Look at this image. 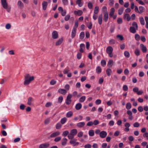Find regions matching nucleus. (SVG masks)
Wrapping results in <instances>:
<instances>
[{
	"mask_svg": "<svg viewBox=\"0 0 148 148\" xmlns=\"http://www.w3.org/2000/svg\"><path fill=\"white\" fill-rule=\"evenodd\" d=\"M69 71V69L68 68V67H67V68H65L63 71V73L64 74H67L68 73Z\"/></svg>",
	"mask_w": 148,
	"mask_h": 148,
	"instance_id": "13d9d810",
	"label": "nucleus"
},
{
	"mask_svg": "<svg viewBox=\"0 0 148 148\" xmlns=\"http://www.w3.org/2000/svg\"><path fill=\"white\" fill-rule=\"evenodd\" d=\"M108 2L109 5L111 6H112L114 4V0H109Z\"/></svg>",
	"mask_w": 148,
	"mask_h": 148,
	"instance_id": "3c124183",
	"label": "nucleus"
},
{
	"mask_svg": "<svg viewBox=\"0 0 148 148\" xmlns=\"http://www.w3.org/2000/svg\"><path fill=\"white\" fill-rule=\"evenodd\" d=\"M139 20L140 24L142 25H144L145 24V21L143 17H140L139 18Z\"/></svg>",
	"mask_w": 148,
	"mask_h": 148,
	"instance_id": "c85d7f7f",
	"label": "nucleus"
},
{
	"mask_svg": "<svg viewBox=\"0 0 148 148\" xmlns=\"http://www.w3.org/2000/svg\"><path fill=\"white\" fill-rule=\"evenodd\" d=\"M17 5L21 8L23 7V4L22 2L20 0H19L18 1Z\"/></svg>",
	"mask_w": 148,
	"mask_h": 148,
	"instance_id": "2f4dec72",
	"label": "nucleus"
},
{
	"mask_svg": "<svg viewBox=\"0 0 148 148\" xmlns=\"http://www.w3.org/2000/svg\"><path fill=\"white\" fill-rule=\"evenodd\" d=\"M58 92L63 95H65L67 92L64 89L60 88L58 90Z\"/></svg>",
	"mask_w": 148,
	"mask_h": 148,
	"instance_id": "dca6fc26",
	"label": "nucleus"
},
{
	"mask_svg": "<svg viewBox=\"0 0 148 148\" xmlns=\"http://www.w3.org/2000/svg\"><path fill=\"white\" fill-rule=\"evenodd\" d=\"M124 19H126L128 21H130L131 19V17L130 16L129 14L127 13H126L124 14Z\"/></svg>",
	"mask_w": 148,
	"mask_h": 148,
	"instance_id": "412c9836",
	"label": "nucleus"
},
{
	"mask_svg": "<svg viewBox=\"0 0 148 148\" xmlns=\"http://www.w3.org/2000/svg\"><path fill=\"white\" fill-rule=\"evenodd\" d=\"M86 97L85 96H83L81 97L79 99V101L81 103L84 102L86 99Z\"/></svg>",
	"mask_w": 148,
	"mask_h": 148,
	"instance_id": "c756f323",
	"label": "nucleus"
},
{
	"mask_svg": "<svg viewBox=\"0 0 148 148\" xmlns=\"http://www.w3.org/2000/svg\"><path fill=\"white\" fill-rule=\"evenodd\" d=\"M92 24L91 22H90L87 24V26L88 27L89 29H91L92 28Z\"/></svg>",
	"mask_w": 148,
	"mask_h": 148,
	"instance_id": "603ef678",
	"label": "nucleus"
},
{
	"mask_svg": "<svg viewBox=\"0 0 148 148\" xmlns=\"http://www.w3.org/2000/svg\"><path fill=\"white\" fill-rule=\"evenodd\" d=\"M82 56V54L81 53H78L77 54V58L78 59H80L81 58Z\"/></svg>",
	"mask_w": 148,
	"mask_h": 148,
	"instance_id": "69168bd1",
	"label": "nucleus"
},
{
	"mask_svg": "<svg viewBox=\"0 0 148 148\" xmlns=\"http://www.w3.org/2000/svg\"><path fill=\"white\" fill-rule=\"evenodd\" d=\"M140 126L139 123L138 122H136L133 124V126L135 127H138Z\"/></svg>",
	"mask_w": 148,
	"mask_h": 148,
	"instance_id": "4d7b16f0",
	"label": "nucleus"
},
{
	"mask_svg": "<svg viewBox=\"0 0 148 148\" xmlns=\"http://www.w3.org/2000/svg\"><path fill=\"white\" fill-rule=\"evenodd\" d=\"M74 13L75 15L80 16H81L83 14V12L82 10H79L78 11H74Z\"/></svg>",
	"mask_w": 148,
	"mask_h": 148,
	"instance_id": "9b49d317",
	"label": "nucleus"
},
{
	"mask_svg": "<svg viewBox=\"0 0 148 148\" xmlns=\"http://www.w3.org/2000/svg\"><path fill=\"white\" fill-rule=\"evenodd\" d=\"M70 16L68 14L65 16L64 18V19L65 21H68L70 18Z\"/></svg>",
	"mask_w": 148,
	"mask_h": 148,
	"instance_id": "0e129e2a",
	"label": "nucleus"
},
{
	"mask_svg": "<svg viewBox=\"0 0 148 148\" xmlns=\"http://www.w3.org/2000/svg\"><path fill=\"white\" fill-rule=\"evenodd\" d=\"M70 133L73 136L76 135L77 133V130L76 129H73L71 130L70 132Z\"/></svg>",
	"mask_w": 148,
	"mask_h": 148,
	"instance_id": "393cba45",
	"label": "nucleus"
},
{
	"mask_svg": "<svg viewBox=\"0 0 148 148\" xmlns=\"http://www.w3.org/2000/svg\"><path fill=\"white\" fill-rule=\"evenodd\" d=\"M140 47L141 48V50L143 53L146 52L147 51V48L146 46H145L143 44H140Z\"/></svg>",
	"mask_w": 148,
	"mask_h": 148,
	"instance_id": "1a4fd4ad",
	"label": "nucleus"
},
{
	"mask_svg": "<svg viewBox=\"0 0 148 148\" xmlns=\"http://www.w3.org/2000/svg\"><path fill=\"white\" fill-rule=\"evenodd\" d=\"M34 76H31L28 74H26L25 76L24 84L25 85H28L34 80Z\"/></svg>",
	"mask_w": 148,
	"mask_h": 148,
	"instance_id": "f257e3e1",
	"label": "nucleus"
},
{
	"mask_svg": "<svg viewBox=\"0 0 148 148\" xmlns=\"http://www.w3.org/2000/svg\"><path fill=\"white\" fill-rule=\"evenodd\" d=\"M93 125H96L99 123V121L98 120H95L93 122Z\"/></svg>",
	"mask_w": 148,
	"mask_h": 148,
	"instance_id": "052dcab7",
	"label": "nucleus"
},
{
	"mask_svg": "<svg viewBox=\"0 0 148 148\" xmlns=\"http://www.w3.org/2000/svg\"><path fill=\"white\" fill-rule=\"evenodd\" d=\"M68 141L67 139L65 138H64L62 141L61 144L62 146H65L67 144V143Z\"/></svg>",
	"mask_w": 148,
	"mask_h": 148,
	"instance_id": "4468645a",
	"label": "nucleus"
},
{
	"mask_svg": "<svg viewBox=\"0 0 148 148\" xmlns=\"http://www.w3.org/2000/svg\"><path fill=\"white\" fill-rule=\"evenodd\" d=\"M72 96V95L70 94H69L67 96L66 101V103L67 105H69L71 103L72 101L71 98Z\"/></svg>",
	"mask_w": 148,
	"mask_h": 148,
	"instance_id": "7ed1b4c3",
	"label": "nucleus"
},
{
	"mask_svg": "<svg viewBox=\"0 0 148 148\" xmlns=\"http://www.w3.org/2000/svg\"><path fill=\"white\" fill-rule=\"evenodd\" d=\"M108 14L107 12H104V21L105 22H107L108 20Z\"/></svg>",
	"mask_w": 148,
	"mask_h": 148,
	"instance_id": "f8f14e48",
	"label": "nucleus"
},
{
	"mask_svg": "<svg viewBox=\"0 0 148 148\" xmlns=\"http://www.w3.org/2000/svg\"><path fill=\"white\" fill-rule=\"evenodd\" d=\"M135 38L136 40L138 41L140 40V36L138 34H136L135 35Z\"/></svg>",
	"mask_w": 148,
	"mask_h": 148,
	"instance_id": "8fccbe9b",
	"label": "nucleus"
},
{
	"mask_svg": "<svg viewBox=\"0 0 148 148\" xmlns=\"http://www.w3.org/2000/svg\"><path fill=\"white\" fill-rule=\"evenodd\" d=\"M27 100V104L29 106L32 105L34 101L33 98L32 97H29L28 98Z\"/></svg>",
	"mask_w": 148,
	"mask_h": 148,
	"instance_id": "9d476101",
	"label": "nucleus"
},
{
	"mask_svg": "<svg viewBox=\"0 0 148 148\" xmlns=\"http://www.w3.org/2000/svg\"><path fill=\"white\" fill-rule=\"evenodd\" d=\"M101 64L102 66H104L106 64V62L104 60H102L101 61Z\"/></svg>",
	"mask_w": 148,
	"mask_h": 148,
	"instance_id": "09e8293b",
	"label": "nucleus"
},
{
	"mask_svg": "<svg viewBox=\"0 0 148 148\" xmlns=\"http://www.w3.org/2000/svg\"><path fill=\"white\" fill-rule=\"evenodd\" d=\"M62 126V124L60 122L57 123L56 126V128L57 129H60Z\"/></svg>",
	"mask_w": 148,
	"mask_h": 148,
	"instance_id": "cd10ccee",
	"label": "nucleus"
},
{
	"mask_svg": "<svg viewBox=\"0 0 148 148\" xmlns=\"http://www.w3.org/2000/svg\"><path fill=\"white\" fill-rule=\"evenodd\" d=\"M102 14L100 15L98 18V22L99 23L100 25H101L102 23Z\"/></svg>",
	"mask_w": 148,
	"mask_h": 148,
	"instance_id": "4be33fe9",
	"label": "nucleus"
},
{
	"mask_svg": "<svg viewBox=\"0 0 148 148\" xmlns=\"http://www.w3.org/2000/svg\"><path fill=\"white\" fill-rule=\"evenodd\" d=\"M61 139L60 136H58L56 137L54 139V141L56 142H58L60 141Z\"/></svg>",
	"mask_w": 148,
	"mask_h": 148,
	"instance_id": "de8ad7c7",
	"label": "nucleus"
},
{
	"mask_svg": "<svg viewBox=\"0 0 148 148\" xmlns=\"http://www.w3.org/2000/svg\"><path fill=\"white\" fill-rule=\"evenodd\" d=\"M134 53L137 56H139L140 55V51L138 49H136L134 51Z\"/></svg>",
	"mask_w": 148,
	"mask_h": 148,
	"instance_id": "4c0bfd02",
	"label": "nucleus"
},
{
	"mask_svg": "<svg viewBox=\"0 0 148 148\" xmlns=\"http://www.w3.org/2000/svg\"><path fill=\"white\" fill-rule=\"evenodd\" d=\"M67 121V119L65 117L62 118L60 120V123L62 124H64Z\"/></svg>",
	"mask_w": 148,
	"mask_h": 148,
	"instance_id": "a878e982",
	"label": "nucleus"
},
{
	"mask_svg": "<svg viewBox=\"0 0 148 148\" xmlns=\"http://www.w3.org/2000/svg\"><path fill=\"white\" fill-rule=\"evenodd\" d=\"M88 8L90 9H91L93 7V5L92 4V3L91 2H89L88 5Z\"/></svg>",
	"mask_w": 148,
	"mask_h": 148,
	"instance_id": "bf43d9fd",
	"label": "nucleus"
},
{
	"mask_svg": "<svg viewBox=\"0 0 148 148\" xmlns=\"http://www.w3.org/2000/svg\"><path fill=\"white\" fill-rule=\"evenodd\" d=\"M1 2L2 6L4 8H7L8 3L7 2V0H1Z\"/></svg>",
	"mask_w": 148,
	"mask_h": 148,
	"instance_id": "6e6552de",
	"label": "nucleus"
},
{
	"mask_svg": "<svg viewBox=\"0 0 148 148\" xmlns=\"http://www.w3.org/2000/svg\"><path fill=\"white\" fill-rule=\"evenodd\" d=\"M123 90L124 91H127L128 90V88L126 85H124L123 86Z\"/></svg>",
	"mask_w": 148,
	"mask_h": 148,
	"instance_id": "e2e57ef3",
	"label": "nucleus"
},
{
	"mask_svg": "<svg viewBox=\"0 0 148 148\" xmlns=\"http://www.w3.org/2000/svg\"><path fill=\"white\" fill-rule=\"evenodd\" d=\"M69 134V132L68 131L66 130L62 134V136H66Z\"/></svg>",
	"mask_w": 148,
	"mask_h": 148,
	"instance_id": "a18cd8bd",
	"label": "nucleus"
},
{
	"mask_svg": "<svg viewBox=\"0 0 148 148\" xmlns=\"http://www.w3.org/2000/svg\"><path fill=\"white\" fill-rule=\"evenodd\" d=\"M99 12V7L98 6H96L94 8V14H97Z\"/></svg>",
	"mask_w": 148,
	"mask_h": 148,
	"instance_id": "58836bf2",
	"label": "nucleus"
},
{
	"mask_svg": "<svg viewBox=\"0 0 148 148\" xmlns=\"http://www.w3.org/2000/svg\"><path fill=\"white\" fill-rule=\"evenodd\" d=\"M139 13H141L144 10V8L142 6H140L139 7Z\"/></svg>",
	"mask_w": 148,
	"mask_h": 148,
	"instance_id": "c03bdc74",
	"label": "nucleus"
},
{
	"mask_svg": "<svg viewBox=\"0 0 148 148\" xmlns=\"http://www.w3.org/2000/svg\"><path fill=\"white\" fill-rule=\"evenodd\" d=\"M124 9V8L123 7L120 8L118 10V14L120 15L122 14L123 12Z\"/></svg>",
	"mask_w": 148,
	"mask_h": 148,
	"instance_id": "473e14b6",
	"label": "nucleus"
},
{
	"mask_svg": "<svg viewBox=\"0 0 148 148\" xmlns=\"http://www.w3.org/2000/svg\"><path fill=\"white\" fill-rule=\"evenodd\" d=\"M49 144L48 143H45L40 144L39 146V148H47L49 146Z\"/></svg>",
	"mask_w": 148,
	"mask_h": 148,
	"instance_id": "423d86ee",
	"label": "nucleus"
},
{
	"mask_svg": "<svg viewBox=\"0 0 148 148\" xmlns=\"http://www.w3.org/2000/svg\"><path fill=\"white\" fill-rule=\"evenodd\" d=\"M42 5L43 10H46L48 5L47 2L44 1L42 3Z\"/></svg>",
	"mask_w": 148,
	"mask_h": 148,
	"instance_id": "f3484780",
	"label": "nucleus"
},
{
	"mask_svg": "<svg viewBox=\"0 0 148 148\" xmlns=\"http://www.w3.org/2000/svg\"><path fill=\"white\" fill-rule=\"evenodd\" d=\"M73 114V113L72 112L69 111L67 112L66 114V116L67 118H69L72 116Z\"/></svg>",
	"mask_w": 148,
	"mask_h": 148,
	"instance_id": "bb28decb",
	"label": "nucleus"
},
{
	"mask_svg": "<svg viewBox=\"0 0 148 148\" xmlns=\"http://www.w3.org/2000/svg\"><path fill=\"white\" fill-rule=\"evenodd\" d=\"M91 145L89 144H87L85 145L84 147L85 148H91Z\"/></svg>",
	"mask_w": 148,
	"mask_h": 148,
	"instance_id": "774afa93",
	"label": "nucleus"
},
{
	"mask_svg": "<svg viewBox=\"0 0 148 148\" xmlns=\"http://www.w3.org/2000/svg\"><path fill=\"white\" fill-rule=\"evenodd\" d=\"M132 26L134 28H136V29H138V26L136 23L135 22H134L132 24Z\"/></svg>",
	"mask_w": 148,
	"mask_h": 148,
	"instance_id": "a19ab883",
	"label": "nucleus"
},
{
	"mask_svg": "<svg viewBox=\"0 0 148 148\" xmlns=\"http://www.w3.org/2000/svg\"><path fill=\"white\" fill-rule=\"evenodd\" d=\"M132 107V105L129 102L127 103L126 105V108L127 110L130 109Z\"/></svg>",
	"mask_w": 148,
	"mask_h": 148,
	"instance_id": "7c9ffc66",
	"label": "nucleus"
},
{
	"mask_svg": "<svg viewBox=\"0 0 148 148\" xmlns=\"http://www.w3.org/2000/svg\"><path fill=\"white\" fill-rule=\"evenodd\" d=\"M85 33L84 32H82L80 33L79 35V37L80 39H82L84 37Z\"/></svg>",
	"mask_w": 148,
	"mask_h": 148,
	"instance_id": "79ce46f5",
	"label": "nucleus"
},
{
	"mask_svg": "<svg viewBox=\"0 0 148 148\" xmlns=\"http://www.w3.org/2000/svg\"><path fill=\"white\" fill-rule=\"evenodd\" d=\"M85 45L84 44H81L80 45L79 51L81 53H83L84 52L83 49L85 48Z\"/></svg>",
	"mask_w": 148,
	"mask_h": 148,
	"instance_id": "aec40b11",
	"label": "nucleus"
},
{
	"mask_svg": "<svg viewBox=\"0 0 148 148\" xmlns=\"http://www.w3.org/2000/svg\"><path fill=\"white\" fill-rule=\"evenodd\" d=\"M77 29H73L71 32V37L72 38L75 36L76 33Z\"/></svg>",
	"mask_w": 148,
	"mask_h": 148,
	"instance_id": "a211bd4d",
	"label": "nucleus"
},
{
	"mask_svg": "<svg viewBox=\"0 0 148 148\" xmlns=\"http://www.w3.org/2000/svg\"><path fill=\"white\" fill-rule=\"evenodd\" d=\"M53 38L54 39H57L58 38V35L57 32L56 31H54L52 34Z\"/></svg>",
	"mask_w": 148,
	"mask_h": 148,
	"instance_id": "0eeeda50",
	"label": "nucleus"
},
{
	"mask_svg": "<svg viewBox=\"0 0 148 148\" xmlns=\"http://www.w3.org/2000/svg\"><path fill=\"white\" fill-rule=\"evenodd\" d=\"M88 134L89 136H92L94 135V131L92 130H89Z\"/></svg>",
	"mask_w": 148,
	"mask_h": 148,
	"instance_id": "72a5a7b5",
	"label": "nucleus"
},
{
	"mask_svg": "<svg viewBox=\"0 0 148 148\" xmlns=\"http://www.w3.org/2000/svg\"><path fill=\"white\" fill-rule=\"evenodd\" d=\"M96 72L97 73H100L101 71V67L99 66H98L96 69Z\"/></svg>",
	"mask_w": 148,
	"mask_h": 148,
	"instance_id": "37998d69",
	"label": "nucleus"
},
{
	"mask_svg": "<svg viewBox=\"0 0 148 148\" xmlns=\"http://www.w3.org/2000/svg\"><path fill=\"white\" fill-rule=\"evenodd\" d=\"M63 99V98L62 96H60L58 98V102L61 103Z\"/></svg>",
	"mask_w": 148,
	"mask_h": 148,
	"instance_id": "338daca9",
	"label": "nucleus"
},
{
	"mask_svg": "<svg viewBox=\"0 0 148 148\" xmlns=\"http://www.w3.org/2000/svg\"><path fill=\"white\" fill-rule=\"evenodd\" d=\"M79 25V23L78 21H75V25L73 28V29H77V28L78 27Z\"/></svg>",
	"mask_w": 148,
	"mask_h": 148,
	"instance_id": "49530a36",
	"label": "nucleus"
},
{
	"mask_svg": "<svg viewBox=\"0 0 148 148\" xmlns=\"http://www.w3.org/2000/svg\"><path fill=\"white\" fill-rule=\"evenodd\" d=\"M116 37L119 38L121 40H122L123 39V37L122 35H118L116 36Z\"/></svg>",
	"mask_w": 148,
	"mask_h": 148,
	"instance_id": "6e6d98bb",
	"label": "nucleus"
},
{
	"mask_svg": "<svg viewBox=\"0 0 148 148\" xmlns=\"http://www.w3.org/2000/svg\"><path fill=\"white\" fill-rule=\"evenodd\" d=\"M138 29H136V28H134L133 27H130V32L133 34H134L136 32V30Z\"/></svg>",
	"mask_w": 148,
	"mask_h": 148,
	"instance_id": "b1692460",
	"label": "nucleus"
},
{
	"mask_svg": "<svg viewBox=\"0 0 148 148\" xmlns=\"http://www.w3.org/2000/svg\"><path fill=\"white\" fill-rule=\"evenodd\" d=\"M117 22L119 24H121L123 22V20L121 18H118L117 20Z\"/></svg>",
	"mask_w": 148,
	"mask_h": 148,
	"instance_id": "680f3d73",
	"label": "nucleus"
},
{
	"mask_svg": "<svg viewBox=\"0 0 148 148\" xmlns=\"http://www.w3.org/2000/svg\"><path fill=\"white\" fill-rule=\"evenodd\" d=\"M85 125L84 122H80L77 124V126L79 128H81L83 127Z\"/></svg>",
	"mask_w": 148,
	"mask_h": 148,
	"instance_id": "ddd939ff",
	"label": "nucleus"
},
{
	"mask_svg": "<svg viewBox=\"0 0 148 148\" xmlns=\"http://www.w3.org/2000/svg\"><path fill=\"white\" fill-rule=\"evenodd\" d=\"M81 1L82 0H77L76 1V4H78L79 7H81L83 5Z\"/></svg>",
	"mask_w": 148,
	"mask_h": 148,
	"instance_id": "c9c22d12",
	"label": "nucleus"
},
{
	"mask_svg": "<svg viewBox=\"0 0 148 148\" xmlns=\"http://www.w3.org/2000/svg\"><path fill=\"white\" fill-rule=\"evenodd\" d=\"M83 135V132L82 131H80L78 132L77 134V136L79 138L82 137Z\"/></svg>",
	"mask_w": 148,
	"mask_h": 148,
	"instance_id": "864d4df0",
	"label": "nucleus"
},
{
	"mask_svg": "<svg viewBox=\"0 0 148 148\" xmlns=\"http://www.w3.org/2000/svg\"><path fill=\"white\" fill-rule=\"evenodd\" d=\"M60 134V133L59 131L56 132L51 134L50 136V137L51 138L56 137L59 136Z\"/></svg>",
	"mask_w": 148,
	"mask_h": 148,
	"instance_id": "20e7f679",
	"label": "nucleus"
},
{
	"mask_svg": "<svg viewBox=\"0 0 148 148\" xmlns=\"http://www.w3.org/2000/svg\"><path fill=\"white\" fill-rule=\"evenodd\" d=\"M113 63V60H111L109 61L108 64V66L110 67H112Z\"/></svg>",
	"mask_w": 148,
	"mask_h": 148,
	"instance_id": "f704fd0d",
	"label": "nucleus"
},
{
	"mask_svg": "<svg viewBox=\"0 0 148 148\" xmlns=\"http://www.w3.org/2000/svg\"><path fill=\"white\" fill-rule=\"evenodd\" d=\"M106 72L107 75L109 76L111 75L112 70L110 69H108L106 71Z\"/></svg>",
	"mask_w": 148,
	"mask_h": 148,
	"instance_id": "e433bc0d",
	"label": "nucleus"
},
{
	"mask_svg": "<svg viewBox=\"0 0 148 148\" xmlns=\"http://www.w3.org/2000/svg\"><path fill=\"white\" fill-rule=\"evenodd\" d=\"M82 107V105L80 103H78L76 104L75 106V108L77 110H79L81 109Z\"/></svg>",
	"mask_w": 148,
	"mask_h": 148,
	"instance_id": "6ab92c4d",
	"label": "nucleus"
},
{
	"mask_svg": "<svg viewBox=\"0 0 148 148\" xmlns=\"http://www.w3.org/2000/svg\"><path fill=\"white\" fill-rule=\"evenodd\" d=\"M63 40V38H61L58 40L56 43V45L58 46L60 45L62 42Z\"/></svg>",
	"mask_w": 148,
	"mask_h": 148,
	"instance_id": "2eb2a0df",
	"label": "nucleus"
},
{
	"mask_svg": "<svg viewBox=\"0 0 148 148\" xmlns=\"http://www.w3.org/2000/svg\"><path fill=\"white\" fill-rule=\"evenodd\" d=\"M74 136H73V135H72L71 133L69 134L68 135V137L69 139H72L74 137Z\"/></svg>",
	"mask_w": 148,
	"mask_h": 148,
	"instance_id": "5fc2aeb1",
	"label": "nucleus"
},
{
	"mask_svg": "<svg viewBox=\"0 0 148 148\" xmlns=\"http://www.w3.org/2000/svg\"><path fill=\"white\" fill-rule=\"evenodd\" d=\"M115 11V9L114 8H112L110 9V12L109 14V16L110 17H112L113 16Z\"/></svg>",
	"mask_w": 148,
	"mask_h": 148,
	"instance_id": "5701e85b",
	"label": "nucleus"
},
{
	"mask_svg": "<svg viewBox=\"0 0 148 148\" xmlns=\"http://www.w3.org/2000/svg\"><path fill=\"white\" fill-rule=\"evenodd\" d=\"M113 49L111 46H108L106 49V52L108 54L109 57L110 58H112L113 57Z\"/></svg>",
	"mask_w": 148,
	"mask_h": 148,
	"instance_id": "f03ea898",
	"label": "nucleus"
},
{
	"mask_svg": "<svg viewBox=\"0 0 148 148\" xmlns=\"http://www.w3.org/2000/svg\"><path fill=\"white\" fill-rule=\"evenodd\" d=\"M124 55L126 57L129 58L130 56V53L128 51H125L124 52Z\"/></svg>",
	"mask_w": 148,
	"mask_h": 148,
	"instance_id": "ea45409f",
	"label": "nucleus"
},
{
	"mask_svg": "<svg viewBox=\"0 0 148 148\" xmlns=\"http://www.w3.org/2000/svg\"><path fill=\"white\" fill-rule=\"evenodd\" d=\"M107 133L106 131H103L101 132L99 136L101 138H104L107 136Z\"/></svg>",
	"mask_w": 148,
	"mask_h": 148,
	"instance_id": "39448f33",
	"label": "nucleus"
}]
</instances>
